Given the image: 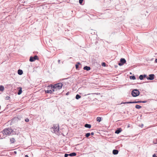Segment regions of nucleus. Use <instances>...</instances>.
Here are the masks:
<instances>
[{
  "label": "nucleus",
  "mask_w": 157,
  "mask_h": 157,
  "mask_svg": "<svg viewBox=\"0 0 157 157\" xmlns=\"http://www.w3.org/2000/svg\"><path fill=\"white\" fill-rule=\"evenodd\" d=\"M156 157V155L155 154H153L152 155V157Z\"/></svg>",
  "instance_id": "473e14b6"
},
{
  "label": "nucleus",
  "mask_w": 157,
  "mask_h": 157,
  "mask_svg": "<svg viewBox=\"0 0 157 157\" xmlns=\"http://www.w3.org/2000/svg\"><path fill=\"white\" fill-rule=\"evenodd\" d=\"M84 70H86L87 71H89L90 69V67L88 66H85L83 67Z\"/></svg>",
  "instance_id": "4468645a"
},
{
  "label": "nucleus",
  "mask_w": 157,
  "mask_h": 157,
  "mask_svg": "<svg viewBox=\"0 0 157 157\" xmlns=\"http://www.w3.org/2000/svg\"><path fill=\"white\" fill-rule=\"evenodd\" d=\"M17 73L19 75H21L23 74V72L22 70L21 69H19L18 70Z\"/></svg>",
  "instance_id": "dca6fc26"
},
{
  "label": "nucleus",
  "mask_w": 157,
  "mask_h": 157,
  "mask_svg": "<svg viewBox=\"0 0 157 157\" xmlns=\"http://www.w3.org/2000/svg\"><path fill=\"white\" fill-rule=\"evenodd\" d=\"M69 93H70L69 92H68L67 93H66V95H68L69 94Z\"/></svg>",
  "instance_id": "2f4dec72"
},
{
  "label": "nucleus",
  "mask_w": 157,
  "mask_h": 157,
  "mask_svg": "<svg viewBox=\"0 0 157 157\" xmlns=\"http://www.w3.org/2000/svg\"><path fill=\"white\" fill-rule=\"evenodd\" d=\"M118 151L117 150L114 149L113 151V154L116 155L118 154Z\"/></svg>",
  "instance_id": "ddd939ff"
},
{
  "label": "nucleus",
  "mask_w": 157,
  "mask_h": 157,
  "mask_svg": "<svg viewBox=\"0 0 157 157\" xmlns=\"http://www.w3.org/2000/svg\"><path fill=\"white\" fill-rule=\"evenodd\" d=\"M96 120L98 122H100L101 120V117H98L96 118Z\"/></svg>",
  "instance_id": "aec40b11"
},
{
  "label": "nucleus",
  "mask_w": 157,
  "mask_h": 157,
  "mask_svg": "<svg viewBox=\"0 0 157 157\" xmlns=\"http://www.w3.org/2000/svg\"><path fill=\"white\" fill-rule=\"evenodd\" d=\"M81 97L79 95L77 94L75 98L76 99L78 100Z\"/></svg>",
  "instance_id": "4be33fe9"
},
{
  "label": "nucleus",
  "mask_w": 157,
  "mask_h": 157,
  "mask_svg": "<svg viewBox=\"0 0 157 157\" xmlns=\"http://www.w3.org/2000/svg\"><path fill=\"white\" fill-rule=\"evenodd\" d=\"M122 131V129L121 128H117L115 131V133L118 134L120 133Z\"/></svg>",
  "instance_id": "9d476101"
},
{
  "label": "nucleus",
  "mask_w": 157,
  "mask_h": 157,
  "mask_svg": "<svg viewBox=\"0 0 157 157\" xmlns=\"http://www.w3.org/2000/svg\"><path fill=\"white\" fill-rule=\"evenodd\" d=\"M147 102V101H141V103H145Z\"/></svg>",
  "instance_id": "c756f323"
},
{
  "label": "nucleus",
  "mask_w": 157,
  "mask_h": 157,
  "mask_svg": "<svg viewBox=\"0 0 157 157\" xmlns=\"http://www.w3.org/2000/svg\"><path fill=\"white\" fill-rule=\"evenodd\" d=\"M52 85V88H53L54 89L53 91H55L61 89L62 87L63 84L61 83H59L53 85Z\"/></svg>",
  "instance_id": "f257e3e1"
},
{
  "label": "nucleus",
  "mask_w": 157,
  "mask_h": 157,
  "mask_svg": "<svg viewBox=\"0 0 157 157\" xmlns=\"http://www.w3.org/2000/svg\"><path fill=\"white\" fill-rule=\"evenodd\" d=\"M60 60H58V62L59 63H60Z\"/></svg>",
  "instance_id": "e433bc0d"
},
{
  "label": "nucleus",
  "mask_w": 157,
  "mask_h": 157,
  "mask_svg": "<svg viewBox=\"0 0 157 157\" xmlns=\"http://www.w3.org/2000/svg\"><path fill=\"white\" fill-rule=\"evenodd\" d=\"M80 64V63L79 62H78L75 65V68L76 69H78V66Z\"/></svg>",
  "instance_id": "6ab92c4d"
},
{
  "label": "nucleus",
  "mask_w": 157,
  "mask_h": 157,
  "mask_svg": "<svg viewBox=\"0 0 157 157\" xmlns=\"http://www.w3.org/2000/svg\"><path fill=\"white\" fill-rule=\"evenodd\" d=\"M155 75L154 74H151L149 75L148 77H147V79L148 80H152L154 78Z\"/></svg>",
  "instance_id": "6e6552de"
},
{
  "label": "nucleus",
  "mask_w": 157,
  "mask_h": 157,
  "mask_svg": "<svg viewBox=\"0 0 157 157\" xmlns=\"http://www.w3.org/2000/svg\"><path fill=\"white\" fill-rule=\"evenodd\" d=\"M101 65L103 67H105L106 66V63H102Z\"/></svg>",
  "instance_id": "bb28decb"
},
{
  "label": "nucleus",
  "mask_w": 157,
  "mask_h": 157,
  "mask_svg": "<svg viewBox=\"0 0 157 157\" xmlns=\"http://www.w3.org/2000/svg\"><path fill=\"white\" fill-rule=\"evenodd\" d=\"M130 78L131 79L135 80L136 78L135 76H131L130 77Z\"/></svg>",
  "instance_id": "b1692460"
},
{
  "label": "nucleus",
  "mask_w": 157,
  "mask_h": 157,
  "mask_svg": "<svg viewBox=\"0 0 157 157\" xmlns=\"http://www.w3.org/2000/svg\"><path fill=\"white\" fill-rule=\"evenodd\" d=\"M18 90L17 93V94L18 95H20L21 94L22 92V88L21 87H19L18 88Z\"/></svg>",
  "instance_id": "f8f14e48"
},
{
  "label": "nucleus",
  "mask_w": 157,
  "mask_h": 157,
  "mask_svg": "<svg viewBox=\"0 0 157 157\" xmlns=\"http://www.w3.org/2000/svg\"><path fill=\"white\" fill-rule=\"evenodd\" d=\"M4 90V87L2 85L0 86V91H2Z\"/></svg>",
  "instance_id": "412c9836"
},
{
  "label": "nucleus",
  "mask_w": 157,
  "mask_h": 157,
  "mask_svg": "<svg viewBox=\"0 0 157 157\" xmlns=\"http://www.w3.org/2000/svg\"><path fill=\"white\" fill-rule=\"evenodd\" d=\"M83 1V0H79V3H80V4H82V3Z\"/></svg>",
  "instance_id": "a878e982"
},
{
  "label": "nucleus",
  "mask_w": 157,
  "mask_h": 157,
  "mask_svg": "<svg viewBox=\"0 0 157 157\" xmlns=\"http://www.w3.org/2000/svg\"><path fill=\"white\" fill-rule=\"evenodd\" d=\"M25 157H29V156L28 155H25Z\"/></svg>",
  "instance_id": "c9c22d12"
},
{
  "label": "nucleus",
  "mask_w": 157,
  "mask_h": 157,
  "mask_svg": "<svg viewBox=\"0 0 157 157\" xmlns=\"http://www.w3.org/2000/svg\"><path fill=\"white\" fill-rule=\"evenodd\" d=\"M10 98V97L9 96H7L6 98V99L7 100H9Z\"/></svg>",
  "instance_id": "cd10ccee"
},
{
  "label": "nucleus",
  "mask_w": 157,
  "mask_h": 157,
  "mask_svg": "<svg viewBox=\"0 0 157 157\" xmlns=\"http://www.w3.org/2000/svg\"><path fill=\"white\" fill-rule=\"evenodd\" d=\"M48 90H45V93L47 94H52L53 92H55V91H53L54 89L52 88V86L51 85H50L48 87Z\"/></svg>",
  "instance_id": "20e7f679"
},
{
  "label": "nucleus",
  "mask_w": 157,
  "mask_h": 157,
  "mask_svg": "<svg viewBox=\"0 0 157 157\" xmlns=\"http://www.w3.org/2000/svg\"><path fill=\"white\" fill-rule=\"evenodd\" d=\"M156 157H157V156H156Z\"/></svg>",
  "instance_id": "ea45409f"
},
{
  "label": "nucleus",
  "mask_w": 157,
  "mask_h": 157,
  "mask_svg": "<svg viewBox=\"0 0 157 157\" xmlns=\"http://www.w3.org/2000/svg\"><path fill=\"white\" fill-rule=\"evenodd\" d=\"M90 134V135H93L94 134V133L93 132H92Z\"/></svg>",
  "instance_id": "72a5a7b5"
},
{
  "label": "nucleus",
  "mask_w": 157,
  "mask_h": 157,
  "mask_svg": "<svg viewBox=\"0 0 157 157\" xmlns=\"http://www.w3.org/2000/svg\"><path fill=\"white\" fill-rule=\"evenodd\" d=\"M68 156H69V154H65L64 155V157H67Z\"/></svg>",
  "instance_id": "c85d7f7f"
},
{
  "label": "nucleus",
  "mask_w": 157,
  "mask_h": 157,
  "mask_svg": "<svg viewBox=\"0 0 157 157\" xmlns=\"http://www.w3.org/2000/svg\"><path fill=\"white\" fill-rule=\"evenodd\" d=\"M52 128L55 133H58L59 131V127L58 125H53Z\"/></svg>",
  "instance_id": "39448f33"
},
{
  "label": "nucleus",
  "mask_w": 157,
  "mask_h": 157,
  "mask_svg": "<svg viewBox=\"0 0 157 157\" xmlns=\"http://www.w3.org/2000/svg\"><path fill=\"white\" fill-rule=\"evenodd\" d=\"M15 141V139L13 138H12L10 139V142L11 144H13Z\"/></svg>",
  "instance_id": "a211bd4d"
},
{
  "label": "nucleus",
  "mask_w": 157,
  "mask_h": 157,
  "mask_svg": "<svg viewBox=\"0 0 157 157\" xmlns=\"http://www.w3.org/2000/svg\"><path fill=\"white\" fill-rule=\"evenodd\" d=\"M147 77V75H140L139 76V78L140 80H142L144 79V78H145Z\"/></svg>",
  "instance_id": "9b49d317"
},
{
  "label": "nucleus",
  "mask_w": 157,
  "mask_h": 157,
  "mask_svg": "<svg viewBox=\"0 0 157 157\" xmlns=\"http://www.w3.org/2000/svg\"><path fill=\"white\" fill-rule=\"evenodd\" d=\"M14 153H16V151H14Z\"/></svg>",
  "instance_id": "4c0bfd02"
},
{
  "label": "nucleus",
  "mask_w": 157,
  "mask_h": 157,
  "mask_svg": "<svg viewBox=\"0 0 157 157\" xmlns=\"http://www.w3.org/2000/svg\"><path fill=\"white\" fill-rule=\"evenodd\" d=\"M85 127L86 128H91V125L90 124H85L84 125Z\"/></svg>",
  "instance_id": "2eb2a0df"
},
{
  "label": "nucleus",
  "mask_w": 157,
  "mask_h": 157,
  "mask_svg": "<svg viewBox=\"0 0 157 157\" xmlns=\"http://www.w3.org/2000/svg\"><path fill=\"white\" fill-rule=\"evenodd\" d=\"M29 121V119L28 118H26L25 120V121L26 122H28Z\"/></svg>",
  "instance_id": "7c9ffc66"
},
{
  "label": "nucleus",
  "mask_w": 157,
  "mask_h": 157,
  "mask_svg": "<svg viewBox=\"0 0 157 157\" xmlns=\"http://www.w3.org/2000/svg\"><path fill=\"white\" fill-rule=\"evenodd\" d=\"M141 107H142L141 106L139 105H136L135 106V108L136 109H140L141 108Z\"/></svg>",
  "instance_id": "5701e85b"
},
{
  "label": "nucleus",
  "mask_w": 157,
  "mask_h": 157,
  "mask_svg": "<svg viewBox=\"0 0 157 157\" xmlns=\"http://www.w3.org/2000/svg\"><path fill=\"white\" fill-rule=\"evenodd\" d=\"M76 155V153L75 152H72L71 153L69 154V156L71 157H73L75 156Z\"/></svg>",
  "instance_id": "f3484780"
},
{
  "label": "nucleus",
  "mask_w": 157,
  "mask_h": 157,
  "mask_svg": "<svg viewBox=\"0 0 157 157\" xmlns=\"http://www.w3.org/2000/svg\"><path fill=\"white\" fill-rule=\"evenodd\" d=\"M155 62L157 63V58L155 59Z\"/></svg>",
  "instance_id": "f704fd0d"
},
{
  "label": "nucleus",
  "mask_w": 157,
  "mask_h": 157,
  "mask_svg": "<svg viewBox=\"0 0 157 157\" xmlns=\"http://www.w3.org/2000/svg\"><path fill=\"white\" fill-rule=\"evenodd\" d=\"M126 62V60L124 58H121L120 60V62L118 63V65L120 66H122Z\"/></svg>",
  "instance_id": "0eeeda50"
},
{
  "label": "nucleus",
  "mask_w": 157,
  "mask_h": 157,
  "mask_svg": "<svg viewBox=\"0 0 157 157\" xmlns=\"http://www.w3.org/2000/svg\"><path fill=\"white\" fill-rule=\"evenodd\" d=\"M13 131L10 128H5L2 131V133L4 135H11L13 134Z\"/></svg>",
  "instance_id": "f03ea898"
},
{
  "label": "nucleus",
  "mask_w": 157,
  "mask_h": 157,
  "mask_svg": "<svg viewBox=\"0 0 157 157\" xmlns=\"http://www.w3.org/2000/svg\"><path fill=\"white\" fill-rule=\"evenodd\" d=\"M90 133H87L86 134L85 136L86 137L88 138L90 136Z\"/></svg>",
  "instance_id": "393cba45"
},
{
  "label": "nucleus",
  "mask_w": 157,
  "mask_h": 157,
  "mask_svg": "<svg viewBox=\"0 0 157 157\" xmlns=\"http://www.w3.org/2000/svg\"><path fill=\"white\" fill-rule=\"evenodd\" d=\"M141 103V101H128L125 102H123L122 103L123 104H132V103ZM122 104V103H121Z\"/></svg>",
  "instance_id": "1a4fd4ad"
},
{
  "label": "nucleus",
  "mask_w": 157,
  "mask_h": 157,
  "mask_svg": "<svg viewBox=\"0 0 157 157\" xmlns=\"http://www.w3.org/2000/svg\"><path fill=\"white\" fill-rule=\"evenodd\" d=\"M156 141H157V139H156Z\"/></svg>",
  "instance_id": "58836bf2"
},
{
  "label": "nucleus",
  "mask_w": 157,
  "mask_h": 157,
  "mask_svg": "<svg viewBox=\"0 0 157 157\" xmlns=\"http://www.w3.org/2000/svg\"><path fill=\"white\" fill-rule=\"evenodd\" d=\"M38 57L36 55L34 56V57L31 56L30 57L29 61L31 62L34 61L36 60H38Z\"/></svg>",
  "instance_id": "423d86ee"
},
{
  "label": "nucleus",
  "mask_w": 157,
  "mask_h": 157,
  "mask_svg": "<svg viewBox=\"0 0 157 157\" xmlns=\"http://www.w3.org/2000/svg\"><path fill=\"white\" fill-rule=\"evenodd\" d=\"M140 93L138 90L137 89H134L132 90L131 94L133 97H136L140 94Z\"/></svg>",
  "instance_id": "7ed1b4c3"
}]
</instances>
